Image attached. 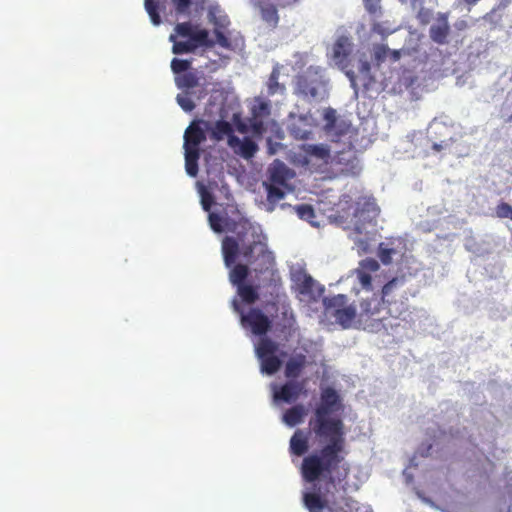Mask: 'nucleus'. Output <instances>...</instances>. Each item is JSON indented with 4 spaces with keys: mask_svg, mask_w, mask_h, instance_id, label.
<instances>
[{
    "mask_svg": "<svg viewBox=\"0 0 512 512\" xmlns=\"http://www.w3.org/2000/svg\"><path fill=\"white\" fill-rule=\"evenodd\" d=\"M237 238L225 236L222 240V255L226 268H229V281L237 288V295L245 304H254L259 299V285L246 283L251 270L247 264L236 263L239 254L253 267L256 275H269V286L278 292L282 282L277 271L273 269L275 259L264 236L249 221L239 224Z\"/></svg>",
    "mask_w": 512,
    "mask_h": 512,
    "instance_id": "1",
    "label": "nucleus"
},
{
    "mask_svg": "<svg viewBox=\"0 0 512 512\" xmlns=\"http://www.w3.org/2000/svg\"><path fill=\"white\" fill-rule=\"evenodd\" d=\"M339 405L340 397L334 388L322 389L320 404L309 420V427L315 436L328 439V443L303 458L301 475L306 482L313 483L320 479L333 485L336 482L333 474L338 473L346 456L344 423L340 418L330 417Z\"/></svg>",
    "mask_w": 512,
    "mask_h": 512,
    "instance_id": "2",
    "label": "nucleus"
},
{
    "mask_svg": "<svg viewBox=\"0 0 512 512\" xmlns=\"http://www.w3.org/2000/svg\"><path fill=\"white\" fill-rule=\"evenodd\" d=\"M330 145H308L305 149L307 155L327 161L333 153L332 162L341 165V171L356 175L361 166L357 157L373 143V133L368 130H325Z\"/></svg>",
    "mask_w": 512,
    "mask_h": 512,
    "instance_id": "3",
    "label": "nucleus"
},
{
    "mask_svg": "<svg viewBox=\"0 0 512 512\" xmlns=\"http://www.w3.org/2000/svg\"><path fill=\"white\" fill-rule=\"evenodd\" d=\"M379 208L372 197L361 196L355 202L353 214L345 229L349 230V238L354 242L359 255L370 251L375 239L376 218Z\"/></svg>",
    "mask_w": 512,
    "mask_h": 512,
    "instance_id": "4",
    "label": "nucleus"
},
{
    "mask_svg": "<svg viewBox=\"0 0 512 512\" xmlns=\"http://www.w3.org/2000/svg\"><path fill=\"white\" fill-rule=\"evenodd\" d=\"M228 91L220 82L212 84L210 97L202 116L205 128H247L241 122L240 105L228 102Z\"/></svg>",
    "mask_w": 512,
    "mask_h": 512,
    "instance_id": "5",
    "label": "nucleus"
},
{
    "mask_svg": "<svg viewBox=\"0 0 512 512\" xmlns=\"http://www.w3.org/2000/svg\"><path fill=\"white\" fill-rule=\"evenodd\" d=\"M293 93L309 103H319L329 97V79L321 66L310 65L293 79Z\"/></svg>",
    "mask_w": 512,
    "mask_h": 512,
    "instance_id": "6",
    "label": "nucleus"
},
{
    "mask_svg": "<svg viewBox=\"0 0 512 512\" xmlns=\"http://www.w3.org/2000/svg\"><path fill=\"white\" fill-rule=\"evenodd\" d=\"M174 31L175 35H170L174 54L194 53L198 49L207 50L215 46V40L210 37L209 30L191 21L176 24Z\"/></svg>",
    "mask_w": 512,
    "mask_h": 512,
    "instance_id": "7",
    "label": "nucleus"
},
{
    "mask_svg": "<svg viewBox=\"0 0 512 512\" xmlns=\"http://www.w3.org/2000/svg\"><path fill=\"white\" fill-rule=\"evenodd\" d=\"M406 311V305L403 301L400 307H389L377 294L361 299L358 311V324L366 328H373L375 324L390 317H399Z\"/></svg>",
    "mask_w": 512,
    "mask_h": 512,
    "instance_id": "8",
    "label": "nucleus"
},
{
    "mask_svg": "<svg viewBox=\"0 0 512 512\" xmlns=\"http://www.w3.org/2000/svg\"><path fill=\"white\" fill-rule=\"evenodd\" d=\"M248 115H241V122L247 128H275L276 122L272 119L271 102L263 96H255L247 100Z\"/></svg>",
    "mask_w": 512,
    "mask_h": 512,
    "instance_id": "9",
    "label": "nucleus"
},
{
    "mask_svg": "<svg viewBox=\"0 0 512 512\" xmlns=\"http://www.w3.org/2000/svg\"><path fill=\"white\" fill-rule=\"evenodd\" d=\"M327 313L335 318L336 322L344 329L350 328L353 322L358 323V311L353 305L347 304V297L343 294L325 299Z\"/></svg>",
    "mask_w": 512,
    "mask_h": 512,
    "instance_id": "10",
    "label": "nucleus"
},
{
    "mask_svg": "<svg viewBox=\"0 0 512 512\" xmlns=\"http://www.w3.org/2000/svg\"><path fill=\"white\" fill-rule=\"evenodd\" d=\"M234 310L240 315L241 325L249 329L254 335L264 336L272 327L270 318L259 308H250L246 313L239 303L233 301Z\"/></svg>",
    "mask_w": 512,
    "mask_h": 512,
    "instance_id": "11",
    "label": "nucleus"
},
{
    "mask_svg": "<svg viewBox=\"0 0 512 512\" xmlns=\"http://www.w3.org/2000/svg\"><path fill=\"white\" fill-rule=\"evenodd\" d=\"M278 349V343L268 337H262L259 340L255 351L260 360L262 373L273 375L280 369L282 361L276 356Z\"/></svg>",
    "mask_w": 512,
    "mask_h": 512,
    "instance_id": "12",
    "label": "nucleus"
},
{
    "mask_svg": "<svg viewBox=\"0 0 512 512\" xmlns=\"http://www.w3.org/2000/svg\"><path fill=\"white\" fill-rule=\"evenodd\" d=\"M406 282L407 277L403 274L394 277L383 286L380 297L389 307H400L401 301L406 303L407 294L404 289ZM405 305L407 306V304Z\"/></svg>",
    "mask_w": 512,
    "mask_h": 512,
    "instance_id": "13",
    "label": "nucleus"
},
{
    "mask_svg": "<svg viewBox=\"0 0 512 512\" xmlns=\"http://www.w3.org/2000/svg\"><path fill=\"white\" fill-rule=\"evenodd\" d=\"M234 131L235 130H212V135L215 138H220L222 134H226L228 136V144L236 154L245 159L252 158L258 150L257 144L248 137L240 139L232 135L231 133Z\"/></svg>",
    "mask_w": 512,
    "mask_h": 512,
    "instance_id": "14",
    "label": "nucleus"
},
{
    "mask_svg": "<svg viewBox=\"0 0 512 512\" xmlns=\"http://www.w3.org/2000/svg\"><path fill=\"white\" fill-rule=\"evenodd\" d=\"M201 79L205 80L197 71L191 70L180 76H175V84L183 92L196 93L197 99H201L207 94V88L205 83H201Z\"/></svg>",
    "mask_w": 512,
    "mask_h": 512,
    "instance_id": "15",
    "label": "nucleus"
},
{
    "mask_svg": "<svg viewBox=\"0 0 512 512\" xmlns=\"http://www.w3.org/2000/svg\"><path fill=\"white\" fill-rule=\"evenodd\" d=\"M357 71V74L352 70L346 71V76L349 78L351 86L355 92L358 91L359 86H362L364 89H369L374 82L370 63L365 59H359Z\"/></svg>",
    "mask_w": 512,
    "mask_h": 512,
    "instance_id": "16",
    "label": "nucleus"
},
{
    "mask_svg": "<svg viewBox=\"0 0 512 512\" xmlns=\"http://www.w3.org/2000/svg\"><path fill=\"white\" fill-rule=\"evenodd\" d=\"M267 176L266 182L288 186V181L295 176V173L284 162L275 159L267 169Z\"/></svg>",
    "mask_w": 512,
    "mask_h": 512,
    "instance_id": "17",
    "label": "nucleus"
},
{
    "mask_svg": "<svg viewBox=\"0 0 512 512\" xmlns=\"http://www.w3.org/2000/svg\"><path fill=\"white\" fill-rule=\"evenodd\" d=\"M379 268V263L373 258H366L359 262L355 274L362 288L366 290L372 289V274L377 272Z\"/></svg>",
    "mask_w": 512,
    "mask_h": 512,
    "instance_id": "18",
    "label": "nucleus"
},
{
    "mask_svg": "<svg viewBox=\"0 0 512 512\" xmlns=\"http://www.w3.org/2000/svg\"><path fill=\"white\" fill-rule=\"evenodd\" d=\"M379 268V263L373 258H366L359 262L355 274L362 288L366 290L372 289V274L377 272Z\"/></svg>",
    "mask_w": 512,
    "mask_h": 512,
    "instance_id": "19",
    "label": "nucleus"
},
{
    "mask_svg": "<svg viewBox=\"0 0 512 512\" xmlns=\"http://www.w3.org/2000/svg\"><path fill=\"white\" fill-rule=\"evenodd\" d=\"M304 389V382L299 381H288L283 384L278 390L274 392V399L277 401H283L291 403L296 401L302 394Z\"/></svg>",
    "mask_w": 512,
    "mask_h": 512,
    "instance_id": "20",
    "label": "nucleus"
},
{
    "mask_svg": "<svg viewBox=\"0 0 512 512\" xmlns=\"http://www.w3.org/2000/svg\"><path fill=\"white\" fill-rule=\"evenodd\" d=\"M281 70L282 65H280L279 63H276L273 66L272 71L265 82L266 94L264 97L266 99L269 97H273L274 95L277 94L284 95L286 93L285 84L279 81L281 76Z\"/></svg>",
    "mask_w": 512,
    "mask_h": 512,
    "instance_id": "21",
    "label": "nucleus"
},
{
    "mask_svg": "<svg viewBox=\"0 0 512 512\" xmlns=\"http://www.w3.org/2000/svg\"><path fill=\"white\" fill-rule=\"evenodd\" d=\"M322 117L325 122L323 128H350L351 123L340 115L336 109L332 107L324 108Z\"/></svg>",
    "mask_w": 512,
    "mask_h": 512,
    "instance_id": "22",
    "label": "nucleus"
},
{
    "mask_svg": "<svg viewBox=\"0 0 512 512\" xmlns=\"http://www.w3.org/2000/svg\"><path fill=\"white\" fill-rule=\"evenodd\" d=\"M207 130H185L184 150L200 153V144L206 140Z\"/></svg>",
    "mask_w": 512,
    "mask_h": 512,
    "instance_id": "23",
    "label": "nucleus"
},
{
    "mask_svg": "<svg viewBox=\"0 0 512 512\" xmlns=\"http://www.w3.org/2000/svg\"><path fill=\"white\" fill-rule=\"evenodd\" d=\"M306 356L303 354H297L296 356L290 358L285 365L284 374L288 379H296L298 378L304 368L306 367Z\"/></svg>",
    "mask_w": 512,
    "mask_h": 512,
    "instance_id": "24",
    "label": "nucleus"
},
{
    "mask_svg": "<svg viewBox=\"0 0 512 512\" xmlns=\"http://www.w3.org/2000/svg\"><path fill=\"white\" fill-rule=\"evenodd\" d=\"M292 280L301 294H311L316 284L315 280L304 270H298L293 273Z\"/></svg>",
    "mask_w": 512,
    "mask_h": 512,
    "instance_id": "25",
    "label": "nucleus"
},
{
    "mask_svg": "<svg viewBox=\"0 0 512 512\" xmlns=\"http://www.w3.org/2000/svg\"><path fill=\"white\" fill-rule=\"evenodd\" d=\"M306 415V409L304 405L297 404L287 409L283 414L282 420L289 427H294L302 423Z\"/></svg>",
    "mask_w": 512,
    "mask_h": 512,
    "instance_id": "26",
    "label": "nucleus"
},
{
    "mask_svg": "<svg viewBox=\"0 0 512 512\" xmlns=\"http://www.w3.org/2000/svg\"><path fill=\"white\" fill-rule=\"evenodd\" d=\"M308 439L302 430H296L290 439V451L296 456H302L308 451Z\"/></svg>",
    "mask_w": 512,
    "mask_h": 512,
    "instance_id": "27",
    "label": "nucleus"
},
{
    "mask_svg": "<svg viewBox=\"0 0 512 512\" xmlns=\"http://www.w3.org/2000/svg\"><path fill=\"white\" fill-rule=\"evenodd\" d=\"M449 32L450 27L446 20L432 25L429 30L431 39L437 44H445L447 42Z\"/></svg>",
    "mask_w": 512,
    "mask_h": 512,
    "instance_id": "28",
    "label": "nucleus"
},
{
    "mask_svg": "<svg viewBox=\"0 0 512 512\" xmlns=\"http://www.w3.org/2000/svg\"><path fill=\"white\" fill-rule=\"evenodd\" d=\"M267 193V201L269 204L275 205L285 197V188L288 186H279L278 184L263 182Z\"/></svg>",
    "mask_w": 512,
    "mask_h": 512,
    "instance_id": "29",
    "label": "nucleus"
},
{
    "mask_svg": "<svg viewBox=\"0 0 512 512\" xmlns=\"http://www.w3.org/2000/svg\"><path fill=\"white\" fill-rule=\"evenodd\" d=\"M304 504L310 512H314L323 510L326 506V501L319 494L309 492L304 495Z\"/></svg>",
    "mask_w": 512,
    "mask_h": 512,
    "instance_id": "30",
    "label": "nucleus"
},
{
    "mask_svg": "<svg viewBox=\"0 0 512 512\" xmlns=\"http://www.w3.org/2000/svg\"><path fill=\"white\" fill-rule=\"evenodd\" d=\"M200 153L185 151V169L189 176L195 177L198 174V160Z\"/></svg>",
    "mask_w": 512,
    "mask_h": 512,
    "instance_id": "31",
    "label": "nucleus"
},
{
    "mask_svg": "<svg viewBox=\"0 0 512 512\" xmlns=\"http://www.w3.org/2000/svg\"><path fill=\"white\" fill-rule=\"evenodd\" d=\"M192 95H196V93H191V92H183L182 93H179L176 97V101L178 103V105L185 111V112H192L196 105L193 101V99L191 98Z\"/></svg>",
    "mask_w": 512,
    "mask_h": 512,
    "instance_id": "32",
    "label": "nucleus"
},
{
    "mask_svg": "<svg viewBox=\"0 0 512 512\" xmlns=\"http://www.w3.org/2000/svg\"><path fill=\"white\" fill-rule=\"evenodd\" d=\"M261 16L265 22L273 27L277 25L279 20L277 9L271 4L261 7Z\"/></svg>",
    "mask_w": 512,
    "mask_h": 512,
    "instance_id": "33",
    "label": "nucleus"
},
{
    "mask_svg": "<svg viewBox=\"0 0 512 512\" xmlns=\"http://www.w3.org/2000/svg\"><path fill=\"white\" fill-rule=\"evenodd\" d=\"M192 62L186 59L173 58L171 61V70L175 76L191 71Z\"/></svg>",
    "mask_w": 512,
    "mask_h": 512,
    "instance_id": "34",
    "label": "nucleus"
},
{
    "mask_svg": "<svg viewBox=\"0 0 512 512\" xmlns=\"http://www.w3.org/2000/svg\"><path fill=\"white\" fill-rule=\"evenodd\" d=\"M342 503L334 502L329 508L330 512H353L355 508V501L351 497H344Z\"/></svg>",
    "mask_w": 512,
    "mask_h": 512,
    "instance_id": "35",
    "label": "nucleus"
},
{
    "mask_svg": "<svg viewBox=\"0 0 512 512\" xmlns=\"http://www.w3.org/2000/svg\"><path fill=\"white\" fill-rule=\"evenodd\" d=\"M396 254L394 248H389L383 242L378 246V257L384 265H389L392 262V256Z\"/></svg>",
    "mask_w": 512,
    "mask_h": 512,
    "instance_id": "36",
    "label": "nucleus"
},
{
    "mask_svg": "<svg viewBox=\"0 0 512 512\" xmlns=\"http://www.w3.org/2000/svg\"><path fill=\"white\" fill-rule=\"evenodd\" d=\"M145 9L150 16V19L154 25H159L161 22L160 15L158 13V2L157 0H145Z\"/></svg>",
    "mask_w": 512,
    "mask_h": 512,
    "instance_id": "37",
    "label": "nucleus"
},
{
    "mask_svg": "<svg viewBox=\"0 0 512 512\" xmlns=\"http://www.w3.org/2000/svg\"><path fill=\"white\" fill-rule=\"evenodd\" d=\"M295 211L300 219L312 221L315 218V211L309 204H301L295 207Z\"/></svg>",
    "mask_w": 512,
    "mask_h": 512,
    "instance_id": "38",
    "label": "nucleus"
},
{
    "mask_svg": "<svg viewBox=\"0 0 512 512\" xmlns=\"http://www.w3.org/2000/svg\"><path fill=\"white\" fill-rule=\"evenodd\" d=\"M496 215L499 218H509L512 216V206L506 202H501L496 207Z\"/></svg>",
    "mask_w": 512,
    "mask_h": 512,
    "instance_id": "39",
    "label": "nucleus"
},
{
    "mask_svg": "<svg viewBox=\"0 0 512 512\" xmlns=\"http://www.w3.org/2000/svg\"><path fill=\"white\" fill-rule=\"evenodd\" d=\"M214 35L216 37L215 44L217 43L220 47L225 48V49L231 48L230 39L220 29L216 28L214 30Z\"/></svg>",
    "mask_w": 512,
    "mask_h": 512,
    "instance_id": "40",
    "label": "nucleus"
},
{
    "mask_svg": "<svg viewBox=\"0 0 512 512\" xmlns=\"http://www.w3.org/2000/svg\"><path fill=\"white\" fill-rule=\"evenodd\" d=\"M221 223H222L221 216H219L216 213L209 214V224H210L211 229L214 232L220 233L223 231V227H222Z\"/></svg>",
    "mask_w": 512,
    "mask_h": 512,
    "instance_id": "41",
    "label": "nucleus"
},
{
    "mask_svg": "<svg viewBox=\"0 0 512 512\" xmlns=\"http://www.w3.org/2000/svg\"><path fill=\"white\" fill-rule=\"evenodd\" d=\"M366 10L373 15L381 13L380 0H364Z\"/></svg>",
    "mask_w": 512,
    "mask_h": 512,
    "instance_id": "42",
    "label": "nucleus"
},
{
    "mask_svg": "<svg viewBox=\"0 0 512 512\" xmlns=\"http://www.w3.org/2000/svg\"><path fill=\"white\" fill-rule=\"evenodd\" d=\"M388 52L389 49L385 45L378 44L374 46V57L379 63L386 59Z\"/></svg>",
    "mask_w": 512,
    "mask_h": 512,
    "instance_id": "43",
    "label": "nucleus"
},
{
    "mask_svg": "<svg viewBox=\"0 0 512 512\" xmlns=\"http://www.w3.org/2000/svg\"><path fill=\"white\" fill-rule=\"evenodd\" d=\"M453 124H454L453 120L448 115H445V114H441L432 120V125H434L436 127H440V126L448 127V126H453Z\"/></svg>",
    "mask_w": 512,
    "mask_h": 512,
    "instance_id": "44",
    "label": "nucleus"
},
{
    "mask_svg": "<svg viewBox=\"0 0 512 512\" xmlns=\"http://www.w3.org/2000/svg\"><path fill=\"white\" fill-rule=\"evenodd\" d=\"M297 117H298V121L300 123H302L304 126H309V127L317 126V121L310 111H308L305 114H300Z\"/></svg>",
    "mask_w": 512,
    "mask_h": 512,
    "instance_id": "45",
    "label": "nucleus"
},
{
    "mask_svg": "<svg viewBox=\"0 0 512 512\" xmlns=\"http://www.w3.org/2000/svg\"><path fill=\"white\" fill-rule=\"evenodd\" d=\"M453 142H454V139L452 137H450L448 139L441 140L440 142H434L432 144V149L435 152H441V151L449 149L451 147V145L453 144Z\"/></svg>",
    "mask_w": 512,
    "mask_h": 512,
    "instance_id": "46",
    "label": "nucleus"
},
{
    "mask_svg": "<svg viewBox=\"0 0 512 512\" xmlns=\"http://www.w3.org/2000/svg\"><path fill=\"white\" fill-rule=\"evenodd\" d=\"M346 43L344 40H338L334 45V57L339 58L341 56H346Z\"/></svg>",
    "mask_w": 512,
    "mask_h": 512,
    "instance_id": "47",
    "label": "nucleus"
},
{
    "mask_svg": "<svg viewBox=\"0 0 512 512\" xmlns=\"http://www.w3.org/2000/svg\"><path fill=\"white\" fill-rule=\"evenodd\" d=\"M281 149H283V145L280 142L274 141L272 138L267 139V150L270 155L276 154Z\"/></svg>",
    "mask_w": 512,
    "mask_h": 512,
    "instance_id": "48",
    "label": "nucleus"
},
{
    "mask_svg": "<svg viewBox=\"0 0 512 512\" xmlns=\"http://www.w3.org/2000/svg\"><path fill=\"white\" fill-rule=\"evenodd\" d=\"M213 202H214L213 196L209 192L203 191L202 195H201V204H202L203 209L205 211H209Z\"/></svg>",
    "mask_w": 512,
    "mask_h": 512,
    "instance_id": "49",
    "label": "nucleus"
},
{
    "mask_svg": "<svg viewBox=\"0 0 512 512\" xmlns=\"http://www.w3.org/2000/svg\"><path fill=\"white\" fill-rule=\"evenodd\" d=\"M178 13H184L190 7L192 0H172Z\"/></svg>",
    "mask_w": 512,
    "mask_h": 512,
    "instance_id": "50",
    "label": "nucleus"
},
{
    "mask_svg": "<svg viewBox=\"0 0 512 512\" xmlns=\"http://www.w3.org/2000/svg\"><path fill=\"white\" fill-rule=\"evenodd\" d=\"M201 125L205 127V119L203 116L194 118L186 128H201Z\"/></svg>",
    "mask_w": 512,
    "mask_h": 512,
    "instance_id": "51",
    "label": "nucleus"
},
{
    "mask_svg": "<svg viewBox=\"0 0 512 512\" xmlns=\"http://www.w3.org/2000/svg\"><path fill=\"white\" fill-rule=\"evenodd\" d=\"M511 2L512 0H498V3L496 7L493 9V11L505 10Z\"/></svg>",
    "mask_w": 512,
    "mask_h": 512,
    "instance_id": "52",
    "label": "nucleus"
},
{
    "mask_svg": "<svg viewBox=\"0 0 512 512\" xmlns=\"http://www.w3.org/2000/svg\"><path fill=\"white\" fill-rule=\"evenodd\" d=\"M293 135L295 137H302V138H307V134L310 132V131H307V130H296V129H293L291 130Z\"/></svg>",
    "mask_w": 512,
    "mask_h": 512,
    "instance_id": "53",
    "label": "nucleus"
},
{
    "mask_svg": "<svg viewBox=\"0 0 512 512\" xmlns=\"http://www.w3.org/2000/svg\"><path fill=\"white\" fill-rule=\"evenodd\" d=\"M210 21L216 25V26H224V24L219 23V21L216 19V17L213 15V13L210 11L209 13Z\"/></svg>",
    "mask_w": 512,
    "mask_h": 512,
    "instance_id": "54",
    "label": "nucleus"
},
{
    "mask_svg": "<svg viewBox=\"0 0 512 512\" xmlns=\"http://www.w3.org/2000/svg\"><path fill=\"white\" fill-rule=\"evenodd\" d=\"M501 117L503 118L505 123H510L512 121V113L506 114L502 112Z\"/></svg>",
    "mask_w": 512,
    "mask_h": 512,
    "instance_id": "55",
    "label": "nucleus"
},
{
    "mask_svg": "<svg viewBox=\"0 0 512 512\" xmlns=\"http://www.w3.org/2000/svg\"><path fill=\"white\" fill-rule=\"evenodd\" d=\"M276 134H275V137L278 139V140H281L284 138V135H283V130H280V129H277L275 130Z\"/></svg>",
    "mask_w": 512,
    "mask_h": 512,
    "instance_id": "56",
    "label": "nucleus"
},
{
    "mask_svg": "<svg viewBox=\"0 0 512 512\" xmlns=\"http://www.w3.org/2000/svg\"><path fill=\"white\" fill-rule=\"evenodd\" d=\"M478 1L479 0H464V2L469 6L475 5Z\"/></svg>",
    "mask_w": 512,
    "mask_h": 512,
    "instance_id": "57",
    "label": "nucleus"
},
{
    "mask_svg": "<svg viewBox=\"0 0 512 512\" xmlns=\"http://www.w3.org/2000/svg\"><path fill=\"white\" fill-rule=\"evenodd\" d=\"M239 132L241 133H246V132H249L250 130H244V129H241V130H238ZM252 132H257V133H262L264 130H251Z\"/></svg>",
    "mask_w": 512,
    "mask_h": 512,
    "instance_id": "58",
    "label": "nucleus"
},
{
    "mask_svg": "<svg viewBox=\"0 0 512 512\" xmlns=\"http://www.w3.org/2000/svg\"><path fill=\"white\" fill-rule=\"evenodd\" d=\"M347 473H348V468H346V469L344 470V474L342 475V478L338 477V481H341V480L345 479V478H346V476H347Z\"/></svg>",
    "mask_w": 512,
    "mask_h": 512,
    "instance_id": "59",
    "label": "nucleus"
},
{
    "mask_svg": "<svg viewBox=\"0 0 512 512\" xmlns=\"http://www.w3.org/2000/svg\"><path fill=\"white\" fill-rule=\"evenodd\" d=\"M290 117L294 119L296 115L294 113H290Z\"/></svg>",
    "mask_w": 512,
    "mask_h": 512,
    "instance_id": "60",
    "label": "nucleus"
},
{
    "mask_svg": "<svg viewBox=\"0 0 512 512\" xmlns=\"http://www.w3.org/2000/svg\"><path fill=\"white\" fill-rule=\"evenodd\" d=\"M377 26H379V24L374 25L373 30L376 31L377 30Z\"/></svg>",
    "mask_w": 512,
    "mask_h": 512,
    "instance_id": "61",
    "label": "nucleus"
}]
</instances>
